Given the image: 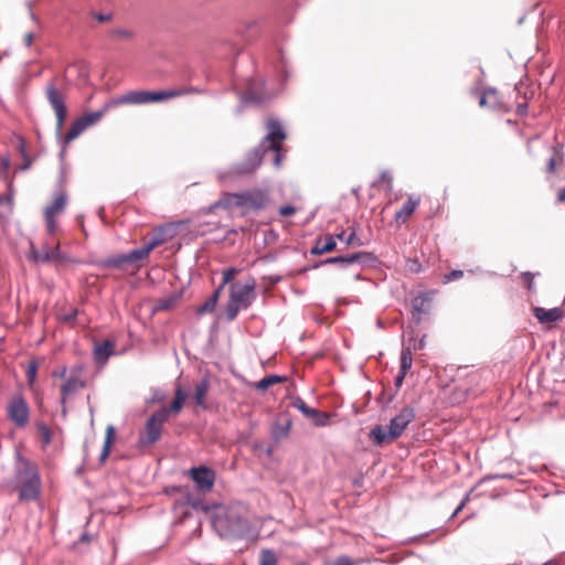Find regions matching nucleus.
<instances>
[{
    "mask_svg": "<svg viewBox=\"0 0 565 565\" xmlns=\"http://www.w3.org/2000/svg\"><path fill=\"white\" fill-rule=\"evenodd\" d=\"M267 128L268 134L262 139L260 143L247 153L244 161L232 166L221 178L243 177L254 173L262 164L264 156L269 151L273 152V164L276 168L280 167L282 160L281 142L286 139V134L276 119H269Z\"/></svg>",
    "mask_w": 565,
    "mask_h": 565,
    "instance_id": "nucleus-1",
    "label": "nucleus"
},
{
    "mask_svg": "<svg viewBox=\"0 0 565 565\" xmlns=\"http://www.w3.org/2000/svg\"><path fill=\"white\" fill-rule=\"evenodd\" d=\"M212 525L221 537L226 539H241L250 532V524L239 505L215 507Z\"/></svg>",
    "mask_w": 565,
    "mask_h": 565,
    "instance_id": "nucleus-2",
    "label": "nucleus"
},
{
    "mask_svg": "<svg viewBox=\"0 0 565 565\" xmlns=\"http://www.w3.org/2000/svg\"><path fill=\"white\" fill-rule=\"evenodd\" d=\"M13 482L21 502L39 499L42 481L38 466L20 454L17 455Z\"/></svg>",
    "mask_w": 565,
    "mask_h": 565,
    "instance_id": "nucleus-3",
    "label": "nucleus"
},
{
    "mask_svg": "<svg viewBox=\"0 0 565 565\" xmlns=\"http://www.w3.org/2000/svg\"><path fill=\"white\" fill-rule=\"evenodd\" d=\"M415 418V411L413 407L405 406L401 412L391 419L387 427L377 425L370 431V438L373 444L381 446L401 437L411 422Z\"/></svg>",
    "mask_w": 565,
    "mask_h": 565,
    "instance_id": "nucleus-4",
    "label": "nucleus"
},
{
    "mask_svg": "<svg viewBox=\"0 0 565 565\" xmlns=\"http://www.w3.org/2000/svg\"><path fill=\"white\" fill-rule=\"evenodd\" d=\"M195 92L194 88L188 89H167V90H130L117 98L111 99L113 105H142L150 103H159L171 98L183 96L188 93Z\"/></svg>",
    "mask_w": 565,
    "mask_h": 565,
    "instance_id": "nucleus-5",
    "label": "nucleus"
},
{
    "mask_svg": "<svg viewBox=\"0 0 565 565\" xmlns=\"http://www.w3.org/2000/svg\"><path fill=\"white\" fill-rule=\"evenodd\" d=\"M255 281L252 279L249 282L242 284L234 282L230 287V299L225 310L227 321L236 319L241 310H245L255 300Z\"/></svg>",
    "mask_w": 565,
    "mask_h": 565,
    "instance_id": "nucleus-6",
    "label": "nucleus"
},
{
    "mask_svg": "<svg viewBox=\"0 0 565 565\" xmlns=\"http://www.w3.org/2000/svg\"><path fill=\"white\" fill-rule=\"evenodd\" d=\"M377 258L370 252H356L348 255H340L329 257L313 265V268H318L324 265H339L341 268H349L354 265L361 267H373L375 266Z\"/></svg>",
    "mask_w": 565,
    "mask_h": 565,
    "instance_id": "nucleus-7",
    "label": "nucleus"
},
{
    "mask_svg": "<svg viewBox=\"0 0 565 565\" xmlns=\"http://www.w3.org/2000/svg\"><path fill=\"white\" fill-rule=\"evenodd\" d=\"M168 420V411L160 408L156 411L148 419L143 431L139 436V445L147 447L153 445L161 438L162 428Z\"/></svg>",
    "mask_w": 565,
    "mask_h": 565,
    "instance_id": "nucleus-8",
    "label": "nucleus"
},
{
    "mask_svg": "<svg viewBox=\"0 0 565 565\" xmlns=\"http://www.w3.org/2000/svg\"><path fill=\"white\" fill-rule=\"evenodd\" d=\"M86 386L84 377V366L82 364L74 365L70 369L68 376L61 385V405L63 414L66 413L65 404L70 396L79 393Z\"/></svg>",
    "mask_w": 565,
    "mask_h": 565,
    "instance_id": "nucleus-9",
    "label": "nucleus"
},
{
    "mask_svg": "<svg viewBox=\"0 0 565 565\" xmlns=\"http://www.w3.org/2000/svg\"><path fill=\"white\" fill-rule=\"evenodd\" d=\"M45 95L50 106L55 113L56 128L57 131H60L66 120L67 108L65 103V95L62 90L58 89L55 78L46 84Z\"/></svg>",
    "mask_w": 565,
    "mask_h": 565,
    "instance_id": "nucleus-10",
    "label": "nucleus"
},
{
    "mask_svg": "<svg viewBox=\"0 0 565 565\" xmlns=\"http://www.w3.org/2000/svg\"><path fill=\"white\" fill-rule=\"evenodd\" d=\"M234 205L259 210L264 209L268 203V195L260 190L246 191L233 194Z\"/></svg>",
    "mask_w": 565,
    "mask_h": 565,
    "instance_id": "nucleus-11",
    "label": "nucleus"
},
{
    "mask_svg": "<svg viewBox=\"0 0 565 565\" xmlns=\"http://www.w3.org/2000/svg\"><path fill=\"white\" fill-rule=\"evenodd\" d=\"M66 206V194L61 192L57 194L53 202L44 210L46 231L53 235L57 228L56 216L61 214Z\"/></svg>",
    "mask_w": 565,
    "mask_h": 565,
    "instance_id": "nucleus-12",
    "label": "nucleus"
},
{
    "mask_svg": "<svg viewBox=\"0 0 565 565\" xmlns=\"http://www.w3.org/2000/svg\"><path fill=\"white\" fill-rule=\"evenodd\" d=\"M189 476L195 483V487L203 492L210 491L215 482V472L213 469L199 466L189 470Z\"/></svg>",
    "mask_w": 565,
    "mask_h": 565,
    "instance_id": "nucleus-13",
    "label": "nucleus"
},
{
    "mask_svg": "<svg viewBox=\"0 0 565 565\" xmlns=\"http://www.w3.org/2000/svg\"><path fill=\"white\" fill-rule=\"evenodd\" d=\"M9 418L18 426L24 427L29 422V406L21 396L14 397L8 407Z\"/></svg>",
    "mask_w": 565,
    "mask_h": 565,
    "instance_id": "nucleus-14",
    "label": "nucleus"
},
{
    "mask_svg": "<svg viewBox=\"0 0 565 565\" xmlns=\"http://www.w3.org/2000/svg\"><path fill=\"white\" fill-rule=\"evenodd\" d=\"M534 316L541 323H552L562 320L564 311L558 307L552 309L536 307L534 308Z\"/></svg>",
    "mask_w": 565,
    "mask_h": 565,
    "instance_id": "nucleus-15",
    "label": "nucleus"
},
{
    "mask_svg": "<svg viewBox=\"0 0 565 565\" xmlns=\"http://www.w3.org/2000/svg\"><path fill=\"white\" fill-rule=\"evenodd\" d=\"M115 342L110 340H104L98 342L94 347V359L97 363H105L109 356L114 353Z\"/></svg>",
    "mask_w": 565,
    "mask_h": 565,
    "instance_id": "nucleus-16",
    "label": "nucleus"
},
{
    "mask_svg": "<svg viewBox=\"0 0 565 565\" xmlns=\"http://www.w3.org/2000/svg\"><path fill=\"white\" fill-rule=\"evenodd\" d=\"M337 248L335 236L328 234L322 238L317 239L315 246L311 248V255H322L332 252Z\"/></svg>",
    "mask_w": 565,
    "mask_h": 565,
    "instance_id": "nucleus-17",
    "label": "nucleus"
},
{
    "mask_svg": "<svg viewBox=\"0 0 565 565\" xmlns=\"http://www.w3.org/2000/svg\"><path fill=\"white\" fill-rule=\"evenodd\" d=\"M158 246V242H148L142 247L126 253L129 265L148 258L150 253Z\"/></svg>",
    "mask_w": 565,
    "mask_h": 565,
    "instance_id": "nucleus-18",
    "label": "nucleus"
},
{
    "mask_svg": "<svg viewBox=\"0 0 565 565\" xmlns=\"http://www.w3.org/2000/svg\"><path fill=\"white\" fill-rule=\"evenodd\" d=\"M420 200L408 196L403 203L402 207L395 214V221L397 223H405L406 220L414 213L416 207L419 205Z\"/></svg>",
    "mask_w": 565,
    "mask_h": 565,
    "instance_id": "nucleus-19",
    "label": "nucleus"
},
{
    "mask_svg": "<svg viewBox=\"0 0 565 565\" xmlns=\"http://www.w3.org/2000/svg\"><path fill=\"white\" fill-rule=\"evenodd\" d=\"M210 380L205 376L203 377L194 387V401L195 405L206 409L205 398L210 391Z\"/></svg>",
    "mask_w": 565,
    "mask_h": 565,
    "instance_id": "nucleus-20",
    "label": "nucleus"
},
{
    "mask_svg": "<svg viewBox=\"0 0 565 565\" xmlns=\"http://www.w3.org/2000/svg\"><path fill=\"white\" fill-rule=\"evenodd\" d=\"M117 106L118 105H113L111 99H110L103 106L102 109L92 111V113H86L79 118L82 119V121L85 124L86 127H89V126L97 124L110 108L117 107Z\"/></svg>",
    "mask_w": 565,
    "mask_h": 565,
    "instance_id": "nucleus-21",
    "label": "nucleus"
},
{
    "mask_svg": "<svg viewBox=\"0 0 565 565\" xmlns=\"http://www.w3.org/2000/svg\"><path fill=\"white\" fill-rule=\"evenodd\" d=\"M177 232L175 224H168L158 227L149 242H158V246L173 238Z\"/></svg>",
    "mask_w": 565,
    "mask_h": 565,
    "instance_id": "nucleus-22",
    "label": "nucleus"
},
{
    "mask_svg": "<svg viewBox=\"0 0 565 565\" xmlns=\"http://www.w3.org/2000/svg\"><path fill=\"white\" fill-rule=\"evenodd\" d=\"M126 265H129L128 258L126 254H120L116 256L108 257L99 262V266L104 268H124Z\"/></svg>",
    "mask_w": 565,
    "mask_h": 565,
    "instance_id": "nucleus-23",
    "label": "nucleus"
},
{
    "mask_svg": "<svg viewBox=\"0 0 565 565\" xmlns=\"http://www.w3.org/2000/svg\"><path fill=\"white\" fill-rule=\"evenodd\" d=\"M221 291L220 289H215L212 296L206 299L201 306L198 307L196 313L202 316L205 313H211L215 310Z\"/></svg>",
    "mask_w": 565,
    "mask_h": 565,
    "instance_id": "nucleus-24",
    "label": "nucleus"
},
{
    "mask_svg": "<svg viewBox=\"0 0 565 565\" xmlns=\"http://www.w3.org/2000/svg\"><path fill=\"white\" fill-rule=\"evenodd\" d=\"M284 381H285L284 376L271 374V375H267V376L263 377L260 381L256 382L254 384V387L260 392H265L270 386H273L275 384L282 383Z\"/></svg>",
    "mask_w": 565,
    "mask_h": 565,
    "instance_id": "nucleus-25",
    "label": "nucleus"
},
{
    "mask_svg": "<svg viewBox=\"0 0 565 565\" xmlns=\"http://www.w3.org/2000/svg\"><path fill=\"white\" fill-rule=\"evenodd\" d=\"M87 127L82 121L81 118L76 119L72 126L70 127L68 131L65 135V142L68 143L76 139Z\"/></svg>",
    "mask_w": 565,
    "mask_h": 565,
    "instance_id": "nucleus-26",
    "label": "nucleus"
},
{
    "mask_svg": "<svg viewBox=\"0 0 565 565\" xmlns=\"http://www.w3.org/2000/svg\"><path fill=\"white\" fill-rule=\"evenodd\" d=\"M115 437V427L113 425H109L107 426V429H106V439H105V443H104V447H103V450L99 455V461L103 463L106 461L108 455H109V451H110V445L113 443V439Z\"/></svg>",
    "mask_w": 565,
    "mask_h": 565,
    "instance_id": "nucleus-27",
    "label": "nucleus"
},
{
    "mask_svg": "<svg viewBox=\"0 0 565 565\" xmlns=\"http://www.w3.org/2000/svg\"><path fill=\"white\" fill-rule=\"evenodd\" d=\"M49 245L42 247L41 250H36L34 247L31 248V255L35 262L49 263L52 262V253Z\"/></svg>",
    "mask_w": 565,
    "mask_h": 565,
    "instance_id": "nucleus-28",
    "label": "nucleus"
},
{
    "mask_svg": "<svg viewBox=\"0 0 565 565\" xmlns=\"http://www.w3.org/2000/svg\"><path fill=\"white\" fill-rule=\"evenodd\" d=\"M563 161V152L562 147H554L553 154L547 161L546 170L548 173H554L556 170V166Z\"/></svg>",
    "mask_w": 565,
    "mask_h": 565,
    "instance_id": "nucleus-29",
    "label": "nucleus"
},
{
    "mask_svg": "<svg viewBox=\"0 0 565 565\" xmlns=\"http://www.w3.org/2000/svg\"><path fill=\"white\" fill-rule=\"evenodd\" d=\"M413 364V355L411 348H403L401 352V365L399 370L403 371V373H408V371L412 369Z\"/></svg>",
    "mask_w": 565,
    "mask_h": 565,
    "instance_id": "nucleus-30",
    "label": "nucleus"
},
{
    "mask_svg": "<svg viewBox=\"0 0 565 565\" xmlns=\"http://www.w3.org/2000/svg\"><path fill=\"white\" fill-rule=\"evenodd\" d=\"M42 446L45 448L52 443V433L49 426L45 423L36 424Z\"/></svg>",
    "mask_w": 565,
    "mask_h": 565,
    "instance_id": "nucleus-31",
    "label": "nucleus"
},
{
    "mask_svg": "<svg viewBox=\"0 0 565 565\" xmlns=\"http://www.w3.org/2000/svg\"><path fill=\"white\" fill-rule=\"evenodd\" d=\"M309 418L312 419L316 426L324 427L329 425L330 414L315 408L313 414Z\"/></svg>",
    "mask_w": 565,
    "mask_h": 565,
    "instance_id": "nucleus-32",
    "label": "nucleus"
},
{
    "mask_svg": "<svg viewBox=\"0 0 565 565\" xmlns=\"http://www.w3.org/2000/svg\"><path fill=\"white\" fill-rule=\"evenodd\" d=\"M291 405L307 418L311 417V415L313 414V411H315V408L308 406L301 397H296L292 401Z\"/></svg>",
    "mask_w": 565,
    "mask_h": 565,
    "instance_id": "nucleus-33",
    "label": "nucleus"
},
{
    "mask_svg": "<svg viewBox=\"0 0 565 565\" xmlns=\"http://www.w3.org/2000/svg\"><path fill=\"white\" fill-rule=\"evenodd\" d=\"M259 565H277V556L273 550H262Z\"/></svg>",
    "mask_w": 565,
    "mask_h": 565,
    "instance_id": "nucleus-34",
    "label": "nucleus"
},
{
    "mask_svg": "<svg viewBox=\"0 0 565 565\" xmlns=\"http://www.w3.org/2000/svg\"><path fill=\"white\" fill-rule=\"evenodd\" d=\"M185 503L192 507L194 510L200 511H209L210 507L203 502V500L195 498L194 495L188 493L185 497Z\"/></svg>",
    "mask_w": 565,
    "mask_h": 565,
    "instance_id": "nucleus-35",
    "label": "nucleus"
},
{
    "mask_svg": "<svg viewBox=\"0 0 565 565\" xmlns=\"http://www.w3.org/2000/svg\"><path fill=\"white\" fill-rule=\"evenodd\" d=\"M340 241H343L347 245H353V246H361L362 242L360 238L356 237L355 231H352L349 235L344 231L337 234L335 236Z\"/></svg>",
    "mask_w": 565,
    "mask_h": 565,
    "instance_id": "nucleus-36",
    "label": "nucleus"
},
{
    "mask_svg": "<svg viewBox=\"0 0 565 565\" xmlns=\"http://www.w3.org/2000/svg\"><path fill=\"white\" fill-rule=\"evenodd\" d=\"M238 271L239 270L234 267H230V268H226L225 270H223L222 282L216 289H220V291H222L224 286L227 285L228 282H231L233 280V278L238 274Z\"/></svg>",
    "mask_w": 565,
    "mask_h": 565,
    "instance_id": "nucleus-37",
    "label": "nucleus"
},
{
    "mask_svg": "<svg viewBox=\"0 0 565 565\" xmlns=\"http://www.w3.org/2000/svg\"><path fill=\"white\" fill-rule=\"evenodd\" d=\"M358 564H359V562L351 559L349 556L341 555V556L337 557L334 561L328 562L324 565H358Z\"/></svg>",
    "mask_w": 565,
    "mask_h": 565,
    "instance_id": "nucleus-38",
    "label": "nucleus"
},
{
    "mask_svg": "<svg viewBox=\"0 0 565 565\" xmlns=\"http://www.w3.org/2000/svg\"><path fill=\"white\" fill-rule=\"evenodd\" d=\"M111 36L118 40H126L130 39L132 33L127 29H115L111 31Z\"/></svg>",
    "mask_w": 565,
    "mask_h": 565,
    "instance_id": "nucleus-39",
    "label": "nucleus"
},
{
    "mask_svg": "<svg viewBox=\"0 0 565 565\" xmlns=\"http://www.w3.org/2000/svg\"><path fill=\"white\" fill-rule=\"evenodd\" d=\"M426 302V298L423 296H418L412 300V308L417 312L424 311V305Z\"/></svg>",
    "mask_w": 565,
    "mask_h": 565,
    "instance_id": "nucleus-40",
    "label": "nucleus"
},
{
    "mask_svg": "<svg viewBox=\"0 0 565 565\" xmlns=\"http://www.w3.org/2000/svg\"><path fill=\"white\" fill-rule=\"evenodd\" d=\"M495 96H497V90L494 88L486 89L479 100V105L486 106L488 104V99H490L491 97H495Z\"/></svg>",
    "mask_w": 565,
    "mask_h": 565,
    "instance_id": "nucleus-41",
    "label": "nucleus"
},
{
    "mask_svg": "<svg viewBox=\"0 0 565 565\" xmlns=\"http://www.w3.org/2000/svg\"><path fill=\"white\" fill-rule=\"evenodd\" d=\"M184 403L183 402H180L178 399H173V402L171 403L170 407H164L166 411H168V416L172 413V414H179L183 407Z\"/></svg>",
    "mask_w": 565,
    "mask_h": 565,
    "instance_id": "nucleus-42",
    "label": "nucleus"
},
{
    "mask_svg": "<svg viewBox=\"0 0 565 565\" xmlns=\"http://www.w3.org/2000/svg\"><path fill=\"white\" fill-rule=\"evenodd\" d=\"M462 276H463L462 270H459V269L451 270L450 273H448L444 276V282H450V281L457 280V279L461 278Z\"/></svg>",
    "mask_w": 565,
    "mask_h": 565,
    "instance_id": "nucleus-43",
    "label": "nucleus"
},
{
    "mask_svg": "<svg viewBox=\"0 0 565 565\" xmlns=\"http://www.w3.org/2000/svg\"><path fill=\"white\" fill-rule=\"evenodd\" d=\"M521 278H522V281L524 282V285L526 286V288L529 290H532L534 274H532L531 271H524V273H522Z\"/></svg>",
    "mask_w": 565,
    "mask_h": 565,
    "instance_id": "nucleus-44",
    "label": "nucleus"
},
{
    "mask_svg": "<svg viewBox=\"0 0 565 565\" xmlns=\"http://www.w3.org/2000/svg\"><path fill=\"white\" fill-rule=\"evenodd\" d=\"M36 370H38V366L35 363H31L29 365V369L26 371V377H28V382L30 385H32L35 381V377H36Z\"/></svg>",
    "mask_w": 565,
    "mask_h": 565,
    "instance_id": "nucleus-45",
    "label": "nucleus"
},
{
    "mask_svg": "<svg viewBox=\"0 0 565 565\" xmlns=\"http://www.w3.org/2000/svg\"><path fill=\"white\" fill-rule=\"evenodd\" d=\"M68 372L70 370H67L66 366H61L52 372V376L56 379H64L65 381L68 376Z\"/></svg>",
    "mask_w": 565,
    "mask_h": 565,
    "instance_id": "nucleus-46",
    "label": "nucleus"
},
{
    "mask_svg": "<svg viewBox=\"0 0 565 565\" xmlns=\"http://www.w3.org/2000/svg\"><path fill=\"white\" fill-rule=\"evenodd\" d=\"M52 260H63L64 255L60 250V244L57 243L54 247L51 248Z\"/></svg>",
    "mask_w": 565,
    "mask_h": 565,
    "instance_id": "nucleus-47",
    "label": "nucleus"
},
{
    "mask_svg": "<svg viewBox=\"0 0 565 565\" xmlns=\"http://www.w3.org/2000/svg\"><path fill=\"white\" fill-rule=\"evenodd\" d=\"M296 212V209L292 205H284L279 207V214L281 216H290Z\"/></svg>",
    "mask_w": 565,
    "mask_h": 565,
    "instance_id": "nucleus-48",
    "label": "nucleus"
},
{
    "mask_svg": "<svg viewBox=\"0 0 565 565\" xmlns=\"http://www.w3.org/2000/svg\"><path fill=\"white\" fill-rule=\"evenodd\" d=\"M7 204L11 210L13 205V194L10 192L7 195L0 196V205Z\"/></svg>",
    "mask_w": 565,
    "mask_h": 565,
    "instance_id": "nucleus-49",
    "label": "nucleus"
},
{
    "mask_svg": "<svg viewBox=\"0 0 565 565\" xmlns=\"http://www.w3.org/2000/svg\"><path fill=\"white\" fill-rule=\"evenodd\" d=\"M174 398L180 401V402L185 403L186 394H185V392L182 390V387L180 385H178L177 388H175Z\"/></svg>",
    "mask_w": 565,
    "mask_h": 565,
    "instance_id": "nucleus-50",
    "label": "nucleus"
},
{
    "mask_svg": "<svg viewBox=\"0 0 565 565\" xmlns=\"http://www.w3.org/2000/svg\"><path fill=\"white\" fill-rule=\"evenodd\" d=\"M77 313H78L77 310H72L71 312L63 315L62 320L65 322H73L75 320V318L77 317Z\"/></svg>",
    "mask_w": 565,
    "mask_h": 565,
    "instance_id": "nucleus-51",
    "label": "nucleus"
},
{
    "mask_svg": "<svg viewBox=\"0 0 565 565\" xmlns=\"http://www.w3.org/2000/svg\"><path fill=\"white\" fill-rule=\"evenodd\" d=\"M34 33L33 32H28L24 38H23V43L25 45V47H30L34 41Z\"/></svg>",
    "mask_w": 565,
    "mask_h": 565,
    "instance_id": "nucleus-52",
    "label": "nucleus"
},
{
    "mask_svg": "<svg viewBox=\"0 0 565 565\" xmlns=\"http://www.w3.org/2000/svg\"><path fill=\"white\" fill-rule=\"evenodd\" d=\"M94 18L98 20L99 22H107L111 19V14L107 13H95Z\"/></svg>",
    "mask_w": 565,
    "mask_h": 565,
    "instance_id": "nucleus-53",
    "label": "nucleus"
},
{
    "mask_svg": "<svg viewBox=\"0 0 565 565\" xmlns=\"http://www.w3.org/2000/svg\"><path fill=\"white\" fill-rule=\"evenodd\" d=\"M527 113V104L526 103H520L516 106V114L520 116H524Z\"/></svg>",
    "mask_w": 565,
    "mask_h": 565,
    "instance_id": "nucleus-54",
    "label": "nucleus"
},
{
    "mask_svg": "<svg viewBox=\"0 0 565 565\" xmlns=\"http://www.w3.org/2000/svg\"><path fill=\"white\" fill-rule=\"evenodd\" d=\"M406 374H407V373H403V371H401V370H399V372H398L397 376L395 377V385H396L397 387H401V386H402L403 381H404V379H405Z\"/></svg>",
    "mask_w": 565,
    "mask_h": 565,
    "instance_id": "nucleus-55",
    "label": "nucleus"
},
{
    "mask_svg": "<svg viewBox=\"0 0 565 565\" xmlns=\"http://www.w3.org/2000/svg\"><path fill=\"white\" fill-rule=\"evenodd\" d=\"M380 180L383 181V182H386L388 184L392 183V175L390 174V172L387 171H383L381 174H380Z\"/></svg>",
    "mask_w": 565,
    "mask_h": 565,
    "instance_id": "nucleus-56",
    "label": "nucleus"
},
{
    "mask_svg": "<svg viewBox=\"0 0 565 565\" xmlns=\"http://www.w3.org/2000/svg\"><path fill=\"white\" fill-rule=\"evenodd\" d=\"M290 426H291V423L288 422L286 425H284L281 428H280V435L286 437L289 433V429H290Z\"/></svg>",
    "mask_w": 565,
    "mask_h": 565,
    "instance_id": "nucleus-57",
    "label": "nucleus"
},
{
    "mask_svg": "<svg viewBox=\"0 0 565 565\" xmlns=\"http://www.w3.org/2000/svg\"><path fill=\"white\" fill-rule=\"evenodd\" d=\"M466 504V500H463L458 507L457 509L454 511V513L451 514L450 519H454L461 510L462 508L465 507Z\"/></svg>",
    "mask_w": 565,
    "mask_h": 565,
    "instance_id": "nucleus-58",
    "label": "nucleus"
},
{
    "mask_svg": "<svg viewBox=\"0 0 565 565\" xmlns=\"http://www.w3.org/2000/svg\"><path fill=\"white\" fill-rule=\"evenodd\" d=\"M558 202H565V188L561 189L557 193Z\"/></svg>",
    "mask_w": 565,
    "mask_h": 565,
    "instance_id": "nucleus-59",
    "label": "nucleus"
},
{
    "mask_svg": "<svg viewBox=\"0 0 565 565\" xmlns=\"http://www.w3.org/2000/svg\"><path fill=\"white\" fill-rule=\"evenodd\" d=\"M171 306V301L170 300H162L159 305V309H169Z\"/></svg>",
    "mask_w": 565,
    "mask_h": 565,
    "instance_id": "nucleus-60",
    "label": "nucleus"
},
{
    "mask_svg": "<svg viewBox=\"0 0 565 565\" xmlns=\"http://www.w3.org/2000/svg\"><path fill=\"white\" fill-rule=\"evenodd\" d=\"M411 270L413 271H418L419 270V264L417 263L416 259L412 260V265H411Z\"/></svg>",
    "mask_w": 565,
    "mask_h": 565,
    "instance_id": "nucleus-61",
    "label": "nucleus"
},
{
    "mask_svg": "<svg viewBox=\"0 0 565 565\" xmlns=\"http://www.w3.org/2000/svg\"><path fill=\"white\" fill-rule=\"evenodd\" d=\"M425 345L424 339H422L418 344L415 347V349L422 350Z\"/></svg>",
    "mask_w": 565,
    "mask_h": 565,
    "instance_id": "nucleus-62",
    "label": "nucleus"
},
{
    "mask_svg": "<svg viewBox=\"0 0 565 565\" xmlns=\"http://www.w3.org/2000/svg\"><path fill=\"white\" fill-rule=\"evenodd\" d=\"M29 167H30V163H24V164L21 167V169L25 170V169H28Z\"/></svg>",
    "mask_w": 565,
    "mask_h": 565,
    "instance_id": "nucleus-63",
    "label": "nucleus"
},
{
    "mask_svg": "<svg viewBox=\"0 0 565 565\" xmlns=\"http://www.w3.org/2000/svg\"><path fill=\"white\" fill-rule=\"evenodd\" d=\"M542 565H556V564H555V563H553V562H546V563H544V564H542Z\"/></svg>",
    "mask_w": 565,
    "mask_h": 565,
    "instance_id": "nucleus-64",
    "label": "nucleus"
}]
</instances>
